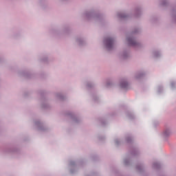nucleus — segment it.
Returning <instances> with one entry per match:
<instances>
[{"instance_id":"1","label":"nucleus","mask_w":176,"mask_h":176,"mask_svg":"<svg viewBox=\"0 0 176 176\" xmlns=\"http://www.w3.org/2000/svg\"><path fill=\"white\" fill-rule=\"evenodd\" d=\"M105 43H106L107 49H111L112 46H113V39L111 38H106Z\"/></svg>"},{"instance_id":"4","label":"nucleus","mask_w":176,"mask_h":176,"mask_svg":"<svg viewBox=\"0 0 176 176\" xmlns=\"http://www.w3.org/2000/svg\"><path fill=\"white\" fill-rule=\"evenodd\" d=\"M164 135H165V136H167V135H168L167 132H165V133H164Z\"/></svg>"},{"instance_id":"3","label":"nucleus","mask_w":176,"mask_h":176,"mask_svg":"<svg viewBox=\"0 0 176 176\" xmlns=\"http://www.w3.org/2000/svg\"><path fill=\"white\" fill-rule=\"evenodd\" d=\"M127 41H128V43H129L130 45H132L133 46L135 45V41H134V38H127Z\"/></svg>"},{"instance_id":"2","label":"nucleus","mask_w":176,"mask_h":176,"mask_svg":"<svg viewBox=\"0 0 176 176\" xmlns=\"http://www.w3.org/2000/svg\"><path fill=\"white\" fill-rule=\"evenodd\" d=\"M120 87H122V89H126L128 87V82L126 81H122L120 82Z\"/></svg>"}]
</instances>
